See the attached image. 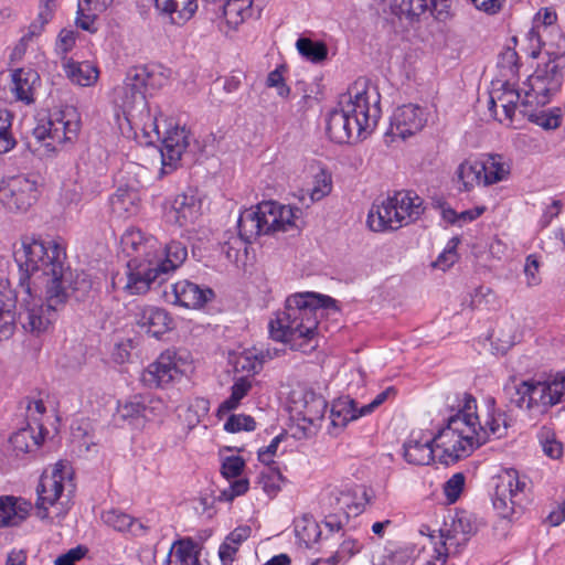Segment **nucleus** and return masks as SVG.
Listing matches in <instances>:
<instances>
[{
    "label": "nucleus",
    "instance_id": "ea45409f",
    "mask_svg": "<svg viewBox=\"0 0 565 565\" xmlns=\"http://www.w3.org/2000/svg\"><path fill=\"white\" fill-rule=\"evenodd\" d=\"M138 194L132 190L119 189L110 199V205L118 216L129 217L138 211Z\"/></svg>",
    "mask_w": 565,
    "mask_h": 565
},
{
    "label": "nucleus",
    "instance_id": "72a5a7b5",
    "mask_svg": "<svg viewBox=\"0 0 565 565\" xmlns=\"http://www.w3.org/2000/svg\"><path fill=\"white\" fill-rule=\"evenodd\" d=\"M483 172V185H492L507 180L511 173V164L501 154H486L481 158Z\"/></svg>",
    "mask_w": 565,
    "mask_h": 565
},
{
    "label": "nucleus",
    "instance_id": "e2e57ef3",
    "mask_svg": "<svg viewBox=\"0 0 565 565\" xmlns=\"http://www.w3.org/2000/svg\"><path fill=\"white\" fill-rule=\"evenodd\" d=\"M248 490V480L247 479H237L230 483L228 488L222 490L220 494V500L230 502L234 498L244 494Z\"/></svg>",
    "mask_w": 565,
    "mask_h": 565
},
{
    "label": "nucleus",
    "instance_id": "ddd939ff",
    "mask_svg": "<svg viewBox=\"0 0 565 565\" xmlns=\"http://www.w3.org/2000/svg\"><path fill=\"white\" fill-rule=\"evenodd\" d=\"M478 531L477 518L460 511L449 514L439 530L441 548H435L436 556L425 565H444L449 554H457Z\"/></svg>",
    "mask_w": 565,
    "mask_h": 565
},
{
    "label": "nucleus",
    "instance_id": "c03bdc74",
    "mask_svg": "<svg viewBox=\"0 0 565 565\" xmlns=\"http://www.w3.org/2000/svg\"><path fill=\"white\" fill-rule=\"evenodd\" d=\"M543 452L552 458L559 459L563 456V444L556 438L555 431L548 426H542L537 434Z\"/></svg>",
    "mask_w": 565,
    "mask_h": 565
},
{
    "label": "nucleus",
    "instance_id": "c9c22d12",
    "mask_svg": "<svg viewBox=\"0 0 565 565\" xmlns=\"http://www.w3.org/2000/svg\"><path fill=\"white\" fill-rule=\"evenodd\" d=\"M370 501L367 491L363 487L351 491L347 490L341 492L338 503L344 513V519L348 520L350 514H359L363 511L364 505Z\"/></svg>",
    "mask_w": 565,
    "mask_h": 565
},
{
    "label": "nucleus",
    "instance_id": "f8f14e48",
    "mask_svg": "<svg viewBox=\"0 0 565 565\" xmlns=\"http://www.w3.org/2000/svg\"><path fill=\"white\" fill-rule=\"evenodd\" d=\"M79 120L75 110L65 109L41 119L33 128L34 138L41 142L44 153L58 150L77 138Z\"/></svg>",
    "mask_w": 565,
    "mask_h": 565
},
{
    "label": "nucleus",
    "instance_id": "20e7f679",
    "mask_svg": "<svg viewBox=\"0 0 565 565\" xmlns=\"http://www.w3.org/2000/svg\"><path fill=\"white\" fill-rule=\"evenodd\" d=\"M20 277L26 278L32 287L36 279L45 278L46 285L72 286V273L65 266V248L54 239L42 241L23 237L20 246L14 249Z\"/></svg>",
    "mask_w": 565,
    "mask_h": 565
},
{
    "label": "nucleus",
    "instance_id": "5701e85b",
    "mask_svg": "<svg viewBox=\"0 0 565 565\" xmlns=\"http://www.w3.org/2000/svg\"><path fill=\"white\" fill-rule=\"evenodd\" d=\"M134 317L137 326L154 338L170 331L174 326L173 318L169 312L156 306H137Z\"/></svg>",
    "mask_w": 565,
    "mask_h": 565
},
{
    "label": "nucleus",
    "instance_id": "6e6d98bb",
    "mask_svg": "<svg viewBox=\"0 0 565 565\" xmlns=\"http://www.w3.org/2000/svg\"><path fill=\"white\" fill-rule=\"evenodd\" d=\"M264 363L265 355L263 351L259 353L245 352L237 360V364L241 365L242 370L254 374L258 373L263 369Z\"/></svg>",
    "mask_w": 565,
    "mask_h": 565
},
{
    "label": "nucleus",
    "instance_id": "4be33fe9",
    "mask_svg": "<svg viewBox=\"0 0 565 565\" xmlns=\"http://www.w3.org/2000/svg\"><path fill=\"white\" fill-rule=\"evenodd\" d=\"M201 200L193 191L178 194L166 212L169 223L179 227L193 225L201 215Z\"/></svg>",
    "mask_w": 565,
    "mask_h": 565
},
{
    "label": "nucleus",
    "instance_id": "338daca9",
    "mask_svg": "<svg viewBox=\"0 0 565 565\" xmlns=\"http://www.w3.org/2000/svg\"><path fill=\"white\" fill-rule=\"evenodd\" d=\"M266 84L268 87L277 88V94L280 97H288L290 93V88L285 84L282 73L279 68H276L268 74Z\"/></svg>",
    "mask_w": 565,
    "mask_h": 565
},
{
    "label": "nucleus",
    "instance_id": "39448f33",
    "mask_svg": "<svg viewBox=\"0 0 565 565\" xmlns=\"http://www.w3.org/2000/svg\"><path fill=\"white\" fill-rule=\"evenodd\" d=\"M154 86V76L146 67L127 73L124 83L114 89L113 102L134 130L136 139L149 146L159 138L157 117L152 116L146 100V89Z\"/></svg>",
    "mask_w": 565,
    "mask_h": 565
},
{
    "label": "nucleus",
    "instance_id": "f03ea898",
    "mask_svg": "<svg viewBox=\"0 0 565 565\" xmlns=\"http://www.w3.org/2000/svg\"><path fill=\"white\" fill-rule=\"evenodd\" d=\"M335 300L315 292L291 295L284 310L269 322L271 339L289 344L290 349L309 353L318 347L319 318Z\"/></svg>",
    "mask_w": 565,
    "mask_h": 565
},
{
    "label": "nucleus",
    "instance_id": "a19ab883",
    "mask_svg": "<svg viewBox=\"0 0 565 565\" xmlns=\"http://www.w3.org/2000/svg\"><path fill=\"white\" fill-rule=\"evenodd\" d=\"M252 388V380L247 376H241L235 380L231 388V396L225 399L217 409V415L221 417L231 411L235 409L241 401L248 394Z\"/></svg>",
    "mask_w": 565,
    "mask_h": 565
},
{
    "label": "nucleus",
    "instance_id": "423d86ee",
    "mask_svg": "<svg viewBox=\"0 0 565 565\" xmlns=\"http://www.w3.org/2000/svg\"><path fill=\"white\" fill-rule=\"evenodd\" d=\"M120 244L129 260L122 273L113 276V289L127 296L146 294L151 287L152 260L161 250V244L156 237L147 236L136 228H128Z\"/></svg>",
    "mask_w": 565,
    "mask_h": 565
},
{
    "label": "nucleus",
    "instance_id": "7c9ffc66",
    "mask_svg": "<svg viewBox=\"0 0 565 565\" xmlns=\"http://www.w3.org/2000/svg\"><path fill=\"white\" fill-rule=\"evenodd\" d=\"M482 160L477 158L465 159L456 170V178L460 190L471 191L478 185H483Z\"/></svg>",
    "mask_w": 565,
    "mask_h": 565
},
{
    "label": "nucleus",
    "instance_id": "e433bc0d",
    "mask_svg": "<svg viewBox=\"0 0 565 565\" xmlns=\"http://www.w3.org/2000/svg\"><path fill=\"white\" fill-rule=\"evenodd\" d=\"M42 440V433L39 431L35 434L34 429L30 426L14 433L10 438V443L17 456L36 450L41 446Z\"/></svg>",
    "mask_w": 565,
    "mask_h": 565
},
{
    "label": "nucleus",
    "instance_id": "a878e982",
    "mask_svg": "<svg viewBox=\"0 0 565 565\" xmlns=\"http://www.w3.org/2000/svg\"><path fill=\"white\" fill-rule=\"evenodd\" d=\"M171 289L174 297L172 302L185 308H201L214 297L211 288H203L186 279L172 284Z\"/></svg>",
    "mask_w": 565,
    "mask_h": 565
},
{
    "label": "nucleus",
    "instance_id": "0eeeda50",
    "mask_svg": "<svg viewBox=\"0 0 565 565\" xmlns=\"http://www.w3.org/2000/svg\"><path fill=\"white\" fill-rule=\"evenodd\" d=\"M565 67V38L556 34L555 44H546L545 56H541L535 71L523 83L521 110L527 114V107L544 106L562 87Z\"/></svg>",
    "mask_w": 565,
    "mask_h": 565
},
{
    "label": "nucleus",
    "instance_id": "2eb2a0df",
    "mask_svg": "<svg viewBox=\"0 0 565 565\" xmlns=\"http://www.w3.org/2000/svg\"><path fill=\"white\" fill-rule=\"evenodd\" d=\"M189 367L186 358L178 351L166 350L141 374L142 383L151 388H163L178 382Z\"/></svg>",
    "mask_w": 565,
    "mask_h": 565
},
{
    "label": "nucleus",
    "instance_id": "a211bd4d",
    "mask_svg": "<svg viewBox=\"0 0 565 565\" xmlns=\"http://www.w3.org/2000/svg\"><path fill=\"white\" fill-rule=\"evenodd\" d=\"M428 114L425 108L416 104H406L397 107L390 122L387 135L402 140L419 132L427 124Z\"/></svg>",
    "mask_w": 565,
    "mask_h": 565
},
{
    "label": "nucleus",
    "instance_id": "bf43d9fd",
    "mask_svg": "<svg viewBox=\"0 0 565 565\" xmlns=\"http://www.w3.org/2000/svg\"><path fill=\"white\" fill-rule=\"evenodd\" d=\"M452 0H428V10L438 21L445 22L451 17Z\"/></svg>",
    "mask_w": 565,
    "mask_h": 565
},
{
    "label": "nucleus",
    "instance_id": "c756f323",
    "mask_svg": "<svg viewBox=\"0 0 565 565\" xmlns=\"http://www.w3.org/2000/svg\"><path fill=\"white\" fill-rule=\"evenodd\" d=\"M253 0H216L212 10L221 12L231 28H236L252 14Z\"/></svg>",
    "mask_w": 565,
    "mask_h": 565
},
{
    "label": "nucleus",
    "instance_id": "393cba45",
    "mask_svg": "<svg viewBox=\"0 0 565 565\" xmlns=\"http://www.w3.org/2000/svg\"><path fill=\"white\" fill-rule=\"evenodd\" d=\"M434 436L429 431L413 430L403 446V456L411 465L425 466L434 459Z\"/></svg>",
    "mask_w": 565,
    "mask_h": 565
},
{
    "label": "nucleus",
    "instance_id": "f704fd0d",
    "mask_svg": "<svg viewBox=\"0 0 565 565\" xmlns=\"http://www.w3.org/2000/svg\"><path fill=\"white\" fill-rule=\"evenodd\" d=\"M324 548L331 553L327 559L329 565H337L341 562L349 559L361 548V544L347 533L338 536V540L332 541L331 545H324Z\"/></svg>",
    "mask_w": 565,
    "mask_h": 565
},
{
    "label": "nucleus",
    "instance_id": "58836bf2",
    "mask_svg": "<svg viewBox=\"0 0 565 565\" xmlns=\"http://www.w3.org/2000/svg\"><path fill=\"white\" fill-rule=\"evenodd\" d=\"M249 243L239 234L235 235L233 232L227 231L222 242V253L231 263L238 264L246 258L247 245Z\"/></svg>",
    "mask_w": 565,
    "mask_h": 565
},
{
    "label": "nucleus",
    "instance_id": "4468645a",
    "mask_svg": "<svg viewBox=\"0 0 565 565\" xmlns=\"http://www.w3.org/2000/svg\"><path fill=\"white\" fill-rule=\"evenodd\" d=\"M494 481L493 508L502 518H511L518 510L523 509L529 490L527 479L510 468L499 473Z\"/></svg>",
    "mask_w": 565,
    "mask_h": 565
},
{
    "label": "nucleus",
    "instance_id": "473e14b6",
    "mask_svg": "<svg viewBox=\"0 0 565 565\" xmlns=\"http://www.w3.org/2000/svg\"><path fill=\"white\" fill-rule=\"evenodd\" d=\"M30 504L13 497H0V527L15 526L26 519Z\"/></svg>",
    "mask_w": 565,
    "mask_h": 565
},
{
    "label": "nucleus",
    "instance_id": "6ab92c4d",
    "mask_svg": "<svg viewBox=\"0 0 565 565\" xmlns=\"http://www.w3.org/2000/svg\"><path fill=\"white\" fill-rule=\"evenodd\" d=\"M161 140L160 153L162 159V172L168 173L174 169L182 154L190 147L191 134L185 127H169L162 139L159 137L151 143Z\"/></svg>",
    "mask_w": 565,
    "mask_h": 565
},
{
    "label": "nucleus",
    "instance_id": "6e6552de",
    "mask_svg": "<svg viewBox=\"0 0 565 565\" xmlns=\"http://www.w3.org/2000/svg\"><path fill=\"white\" fill-rule=\"evenodd\" d=\"M70 288L62 285H46L43 300L42 297L38 296L34 287L28 284L26 278H22L18 284V295H20L19 320L22 328L35 335L49 331L68 298Z\"/></svg>",
    "mask_w": 565,
    "mask_h": 565
},
{
    "label": "nucleus",
    "instance_id": "7ed1b4c3",
    "mask_svg": "<svg viewBox=\"0 0 565 565\" xmlns=\"http://www.w3.org/2000/svg\"><path fill=\"white\" fill-rule=\"evenodd\" d=\"M381 116L380 94L364 81H358L342 94L338 107L327 117V134L337 143L365 140Z\"/></svg>",
    "mask_w": 565,
    "mask_h": 565
},
{
    "label": "nucleus",
    "instance_id": "bb28decb",
    "mask_svg": "<svg viewBox=\"0 0 565 565\" xmlns=\"http://www.w3.org/2000/svg\"><path fill=\"white\" fill-rule=\"evenodd\" d=\"M362 407L350 396H342L333 401L330 409V434L337 436L350 422L363 417Z\"/></svg>",
    "mask_w": 565,
    "mask_h": 565
},
{
    "label": "nucleus",
    "instance_id": "aec40b11",
    "mask_svg": "<svg viewBox=\"0 0 565 565\" xmlns=\"http://www.w3.org/2000/svg\"><path fill=\"white\" fill-rule=\"evenodd\" d=\"M523 86L516 88L514 84L509 81L498 82L493 84V88L490 93L489 110L497 113V108L500 106L503 110L504 118L512 122L516 109L523 116L521 111L523 107L521 103L523 100Z\"/></svg>",
    "mask_w": 565,
    "mask_h": 565
},
{
    "label": "nucleus",
    "instance_id": "09e8293b",
    "mask_svg": "<svg viewBox=\"0 0 565 565\" xmlns=\"http://www.w3.org/2000/svg\"><path fill=\"white\" fill-rule=\"evenodd\" d=\"M530 108L531 107H527V114H523V117H529L532 121L543 127L544 129H555L561 125V108L542 110L537 114L532 113Z\"/></svg>",
    "mask_w": 565,
    "mask_h": 565
},
{
    "label": "nucleus",
    "instance_id": "f3484780",
    "mask_svg": "<svg viewBox=\"0 0 565 565\" xmlns=\"http://www.w3.org/2000/svg\"><path fill=\"white\" fill-rule=\"evenodd\" d=\"M163 403L152 397L135 395L118 405L117 412L121 419L135 428H142L146 422L153 420L163 414Z\"/></svg>",
    "mask_w": 565,
    "mask_h": 565
},
{
    "label": "nucleus",
    "instance_id": "cd10ccee",
    "mask_svg": "<svg viewBox=\"0 0 565 565\" xmlns=\"http://www.w3.org/2000/svg\"><path fill=\"white\" fill-rule=\"evenodd\" d=\"M11 77V92L15 98L28 105L33 103L34 93L41 83L39 73L32 68H19L12 73Z\"/></svg>",
    "mask_w": 565,
    "mask_h": 565
},
{
    "label": "nucleus",
    "instance_id": "9b49d317",
    "mask_svg": "<svg viewBox=\"0 0 565 565\" xmlns=\"http://www.w3.org/2000/svg\"><path fill=\"white\" fill-rule=\"evenodd\" d=\"M513 403L536 417L565 401V372L550 375L543 381L527 380L515 386Z\"/></svg>",
    "mask_w": 565,
    "mask_h": 565
},
{
    "label": "nucleus",
    "instance_id": "37998d69",
    "mask_svg": "<svg viewBox=\"0 0 565 565\" xmlns=\"http://www.w3.org/2000/svg\"><path fill=\"white\" fill-rule=\"evenodd\" d=\"M296 47L301 56L312 63H320L327 58L328 47L322 42H316L308 38H300L296 42Z\"/></svg>",
    "mask_w": 565,
    "mask_h": 565
},
{
    "label": "nucleus",
    "instance_id": "603ef678",
    "mask_svg": "<svg viewBox=\"0 0 565 565\" xmlns=\"http://www.w3.org/2000/svg\"><path fill=\"white\" fill-rule=\"evenodd\" d=\"M332 180L331 175L321 171L315 175V183L310 191L311 201H320L331 192Z\"/></svg>",
    "mask_w": 565,
    "mask_h": 565
},
{
    "label": "nucleus",
    "instance_id": "49530a36",
    "mask_svg": "<svg viewBox=\"0 0 565 565\" xmlns=\"http://www.w3.org/2000/svg\"><path fill=\"white\" fill-rule=\"evenodd\" d=\"M556 32L561 33L558 30ZM557 34V33H555ZM547 35V33L543 32L540 26H535L534 24L532 28L526 32L525 39L529 42L530 45V55L532 57H539V56H545V47L546 44L553 43L555 44L556 39L553 41H545L544 38ZM556 38V35H554Z\"/></svg>",
    "mask_w": 565,
    "mask_h": 565
},
{
    "label": "nucleus",
    "instance_id": "774afa93",
    "mask_svg": "<svg viewBox=\"0 0 565 565\" xmlns=\"http://www.w3.org/2000/svg\"><path fill=\"white\" fill-rule=\"evenodd\" d=\"M556 13L553 10L545 8L536 13L533 24L535 26H540L543 32L550 33L548 29L556 22Z\"/></svg>",
    "mask_w": 565,
    "mask_h": 565
},
{
    "label": "nucleus",
    "instance_id": "79ce46f5",
    "mask_svg": "<svg viewBox=\"0 0 565 565\" xmlns=\"http://www.w3.org/2000/svg\"><path fill=\"white\" fill-rule=\"evenodd\" d=\"M102 518L105 524L119 532L130 531L134 534H138V532H143L145 530L140 522L134 520L130 515L118 510H109L103 513Z\"/></svg>",
    "mask_w": 565,
    "mask_h": 565
},
{
    "label": "nucleus",
    "instance_id": "052dcab7",
    "mask_svg": "<svg viewBox=\"0 0 565 565\" xmlns=\"http://www.w3.org/2000/svg\"><path fill=\"white\" fill-rule=\"evenodd\" d=\"M245 466L244 460L238 456H231L224 459L222 463V475L227 479L239 477Z\"/></svg>",
    "mask_w": 565,
    "mask_h": 565
},
{
    "label": "nucleus",
    "instance_id": "0e129e2a",
    "mask_svg": "<svg viewBox=\"0 0 565 565\" xmlns=\"http://www.w3.org/2000/svg\"><path fill=\"white\" fill-rule=\"evenodd\" d=\"M497 303V297L491 288L480 286L475 290V294L471 298V305L473 307H481L482 305L486 306H493Z\"/></svg>",
    "mask_w": 565,
    "mask_h": 565
},
{
    "label": "nucleus",
    "instance_id": "1a4fd4ad",
    "mask_svg": "<svg viewBox=\"0 0 565 565\" xmlns=\"http://www.w3.org/2000/svg\"><path fill=\"white\" fill-rule=\"evenodd\" d=\"M301 211L275 201H265L255 207L244 210L237 220L238 234L252 241L260 235L287 232L296 228Z\"/></svg>",
    "mask_w": 565,
    "mask_h": 565
},
{
    "label": "nucleus",
    "instance_id": "de8ad7c7",
    "mask_svg": "<svg viewBox=\"0 0 565 565\" xmlns=\"http://www.w3.org/2000/svg\"><path fill=\"white\" fill-rule=\"evenodd\" d=\"M210 402L203 397L194 398L188 406L184 419L190 428L195 427L207 416Z\"/></svg>",
    "mask_w": 565,
    "mask_h": 565
},
{
    "label": "nucleus",
    "instance_id": "5fc2aeb1",
    "mask_svg": "<svg viewBox=\"0 0 565 565\" xmlns=\"http://www.w3.org/2000/svg\"><path fill=\"white\" fill-rule=\"evenodd\" d=\"M540 266L536 255L531 254L526 257L523 271L527 287H535L541 284Z\"/></svg>",
    "mask_w": 565,
    "mask_h": 565
},
{
    "label": "nucleus",
    "instance_id": "a18cd8bd",
    "mask_svg": "<svg viewBox=\"0 0 565 565\" xmlns=\"http://www.w3.org/2000/svg\"><path fill=\"white\" fill-rule=\"evenodd\" d=\"M284 481L285 479L280 471L271 466L265 467L258 477V483L269 497L277 494Z\"/></svg>",
    "mask_w": 565,
    "mask_h": 565
},
{
    "label": "nucleus",
    "instance_id": "412c9836",
    "mask_svg": "<svg viewBox=\"0 0 565 565\" xmlns=\"http://www.w3.org/2000/svg\"><path fill=\"white\" fill-rule=\"evenodd\" d=\"M65 465L58 462L49 475L44 472L40 479L38 486V501L36 508L39 509V515L43 519L47 515L49 507L53 505L61 497L64 488L65 473L63 469Z\"/></svg>",
    "mask_w": 565,
    "mask_h": 565
},
{
    "label": "nucleus",
    "instance_id": "b1692460",
    "mask_svg": "<svg viewBox=\"0 0 565 565\" xmlns=\"http://www.w3.org/2000/svg\"><path fill=\"white\" fill-rule=\"evenodd\" d=\"M188 250L186 247L180 242H171L164 247L161 246V250L154 256L151 284H161L166 279V275L175 270L186 259Z\"/></svg>",
    "mask_w": 565,
    "mask_h": 565
},
{
    "label": "nucleus",
    "instance_id": "4d7b16f0",
    "mask_svg": "<svg viewBox=\"0 0 565 565\" xmlns=\"http://www.w3.org/2000/svg\"><path fill=\"white\" fill-rule=\"evenodd\" d=\"M15 329L14 308L0 309V341L11 338Z\"/></svg>",
    "mask_w": 565,
    "mask_h": 565
},
{
    "label": "nucleus",
    "instance_id": "f257e3e1",
    "mask_svg": "<svg viewBox=\"0 0 565 565\" xmlns=\"http://www.w3.org/2000/svg\"><path fill=\"white\" fill-rule=\"evenodd\" d=\"M510 425L511 419L503 411L495 408L492 398L479 408L476 398L465 394L458 412L434 436V445L441 451L440 460L445 465L454 463L468 457L491 436H504Z\"/></svg>",
    "mask_w": 565,
    "mask_h": 565
},
{
    "label": "nucleus",
    "instance_id": "3c124183",
    "mask_svg": "<svg viewBox=\"0 0 565 565\" xmlns=\"http://www.w3.org/2000/svg\"><path fill=\"white\" fill-rule=\"evenodd\" d=\"M10 115L8 111H0V154L9 152L15 145V140L10 134Z\"/></svg>",
    "mask_w": 565,
    "mask_h": 565
},
{
    "label": "nucleus",
    "instance_id": "69168bd1",
    "mask_svg": "<svg viewBox=\"0 0 565 565\" xmlns=\"http://www.w3.org/2000/svg\"><path fill=\"white\" fill-rule=\"evenodd\" d=\"M324 526L329 530L330 535L326 536L323 545H331L332 541L338 540V536L341 535L343 522L341 518L335 514L328 515L324 519Z\"/></svg>",
    "mask_w": 565,
    "mask_h": 565
},
{
    "label": "nucleus",
    "instance_id": "dca6fc26",
    "mask_svg": "<svg viewBox=\"0 0 565 565\" xmlns=\"http://www.w3.org/2000/svg\"><path fill=\"white\" fill-rule=\"evenodd\" d=\"M39 198V184L32 175L19 174L0 180V204L9 212H25Z\"/></svg>",
    "mask_w": 565,
    "mask_h": 565
},
{
    "label": "nucleus",
    "instance_id": "13d9d810",
    "mask_svg": "<svg viewBox=\"0 0 565 565\" xmlns=\"http://www.w3.org/2000/svg\"><path fill=\"white\" fill-rule=\"evenodd\" d=\"M17 302L20 303L18 287L12 290L9 281L0 276V309L15 308Z\"/></svg>",
    "mask_w": 565,
    "mask_h": 565
},
{
    "label": "nucleus",
    "instance_id": "9d476101",
    "mask_svg": "<svg viewBox=\"0 0 565 565\" xmlns=\"http://www.w3.org/2000/svg\"><path fill=\"white\" fill-rule=\"evenodd\" d=\"M423 212V200L417 194L398 191L372 204L367 225L373 232L395 231L416 221Z\"/></svg>",
    "mask_w": 565,
    "mask_h": 565
},
{
    "label": "nucleus",
    "instance_id": "2f4dec72",
    "mask_svg": "<svg viewBox=\"0 0 565 565\" xmlns=\"http://www.w3.org/2000/svg\"><path fill=\"white\" fill-rule=\"evenodd\" d=\"M63 68L72 83L84 87L94 85L99 76L97 67L90 62H76L64 57Z\"/></svg>",
    "mask_w": 565,
    "mask_h": 565
},
{
    "label": "nucleus",
    "instance_id": "8fccbe9b",
    "mask_svg": "<svg viewBox=\"0 0 565 565\" xmlns=\"http://www.w3.org/2000/svg\"><path fill=\"white\" fill-rule=\"evenodd\" d=\"M428 10V0H401L395 10L399 18L414 20Z\"/></svg>",
    "mask_w": 565,
    "mask_h": 565
},
{
    "label": "nucleus",
    "instance_id": "864d4df0",
    "mask_svg": "<svg viewBox=\"0 0 565 565\" xmlns=\"http://www.w3.org/2000/svg\"><path fill=\"white\" fill-rule=\"evenodd\" d=\"M255 427L254 418L245 414L231 415L224 425L225 430L230 433L252 431Z\"/></svg>",
    "mask_w": 565,
    "mask_h": 565
},
{
    "label": "nucleus",
    "instance_id": "680f3d73",
    "mask_svg": "<svg viewBox=\"0 0 565 565\" xmlns=\"http://www.w3.org/2000/svg\"><path fill=\"white\" fill-rule=\"evenodd\" d=\"M465 486V476L462 473H455L446 483H445V494L447 499L452 503L455 502Z\"/></svg>",
    "mask_w": 565,
    "mask_h": 565
},
{
    "label": "nucleus",
    "instance_id": "4c0bfd02",
    "mask_svg": "<svg viewBox=\"0 0 565 565\" xmlns=\"http://www.w3.org/2000/svg\"><path fill=\"white\" fill-rule=\"evenodd\" d=\"M294 525L296 537L305 547H311L318 542L321 531L319 524L311 515L305 514L297 518Z\"/></svg>",
    "mask_w": 565,
    "mask_h": 565
},
{
    "label": "nucleus",
    "instance_id": "c85d7f7f",
    "mask_svg": "<svg viewBox=\"0 0 565 565\" xmlns=\"http://www.w3.org/2000/svg\"><path fill=\"white\" fill-rule=\"evenodd\" d=\"M203 1L207 4L216 2V0ZM154 6L157 10L168 14L174 23H183L194 15L199 0H154Z\"/></svg>",
    "mask_w": 565,
    "mask_h": 565
}]
</instances>
